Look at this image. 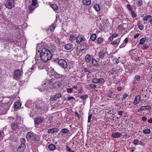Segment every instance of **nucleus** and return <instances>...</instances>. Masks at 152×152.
I'll list each match as a JSON object with an SVG mask.
<instances>
[{
    "instance_id": "f257e3e1",
    "label": "nucleus",
    "mask_w": 152,
    "mask_h": 152,
    "mask_svg": "<svg viewBox=\"0 0 152 152\" xmlns=\"http://www.w3.org/2000/svg\"><path fill=\"white\" fill-rule=\"evenodd\" d=\"M40 57L43 62H46L51 59L52 55L48 50L43 48L41 50Z\"/></svg>"
},
{
    "instance_id": "f03ea898",
    "label": "nucleus",
    "mask_w": 152,
    "mask_h": 152,
    "mask_svg": "<svg viewBox=\"0 0 152 152\" xmlns=\"http://www.w3.org/2000/svg\"><path fill=\"white\" fill-rule=\"evenodd\" d=\"M35 64L37 65V66L40 69H42L44 68V62L41 59L37 58V57L35 58Z\"/></svg>"
},
{
    "instance_id": "7ed1b4c3",
    "label": "nucleus",
    "mask_w": 152,
    "mask_h": 152,
    "mask_svg": "<svg viewBox=\"0 0 152 152\" xmlns=\"http://www.w3.org/2000/svg\"><path fill=\"white\" fill-rule=\"evenodd\" d=\"M23 72L22 70L20 69H16L14 72L13 77L15 79L16 78H19L21 77L22 75Z\"/></svg>"
},
{
    "instance_id": "20e7f679",
    "label": "nucleus",
    "mask_w": 152,
    "mask_h": 152,
    "mask_svg": "<svg viewBox=\"0 0 152 152\" xmlns=\"http://www.w3.org/2000/svg\"><path fill=\"white\" fill-rule=\"evenodd\" d=\"M15 0H9L7 1L5 4L6 8L11 9L14 6Z\"/></svg>"
},
{
    "instance_id": "39448f33",
    "label": "nucleus",
    "mask_w": 152,
    "mask_h": 152,
    "mask_svg": "<svg viewBox=\"0 0 152 152\" xmlns=\"http://www.w3.org/2000/svg\"><path fill=\"white\" fill-rule=\"evenodd\" d=\"M58 64L61 67L64 69L66 68L67 67V62L64 59L59 60L58 61Z\"/></svg>"
},
{
    "instance_id": "423d86ee",
    "label": "nucleus",
    "mask_w": 152,
    "mask_h": 152,
    "mask_svg": "<svg viewBox=\"0 0 152 152\" xmlns=\"http://www.w3.org/2000/svg\"><path fill=\"white\" fill-rule=\"evenodd\" d=\"M35 137V134L33 133V132H28L26 135V137L27 140L34 139Z\"/></svg>"
},
{
    "instance_id": "0eeeda50",
    "label": "nucleus",
    "mask_w": 152,
    "mask_h": 152,
    "mask_svg": "<svg viewBox=\"0 0 152 152\" xmlns=\"http://www.w3.org/2000/svg\"><path fill=\"white\" fill-rule=\"evenodd\" d=\"M107 96L112 99H115L116 97V95L115 94L113 91H110L107 94Z\"/></svg>"
},
{
    "instance_id": "6e6552de",
    "label": "nucleus",
    "mask_w": 152,
    "mask_h": 152,
    "mask_svg": "<svg viewBox=\"0 0 152 152\" xmlns=\"http://www.w3.org/2000/svg\"><path fill=\"white\" fill-rule=\"evenodd\" d=\"M26 148L25 144H21L17 148L16 151L17 152H23Z\"/></svg>"
},
{
    "instance_id": "1a4fd4ad",
    "label": "nucleus",
    "mask_w": 152,
    "mask_h": 152,
    "mask_svg": "<svg viewBox=\"0 0 152 152\" xmlns=\"http://www.w3.org/2000/svg\"><path fill=\"white\" fill-rule=\"evenodd\" d=\"M44 118L42 117H39L35 118L34 120L35 124H40L44 121Z\"/></svg>"
},
{
    "instance_id": "9d476101",
    "label": "nucleus",
    "mask_w": 152,
    "mask_h": 152,
    "mask_svg": "<svg viewBox=\"0 0 152 152\" xmlns=\"http://www.w3.org/2000/svg\"><path fill=\"white\" fill-rule=\"evenodd\" d=\"M85 40V38L84 37H81L80 36H77L76 38V42L78 44H80L81 42L84 41Z\"/></svg>"
},
{
    "instance_id": "9b49d317",
    "label": "nucleus",
    "mask_w": 152,
    "mask_h": 152,
    "mask_svg": "<svg viewBox=\"0 0 152 152\" xmlns=\"http://www.w3.org/2000/svg\"><path fill=\"white\" fill-rule=\"evenodd\" d=\"M61 95L60 94H56L52 97L50 100L51 101H53L56 100L58 98L60 97L61 96Z\"/></svg>"
},
{
    "instance_id": "f8f14e48",
    "label": "nucleus",
    "mask_w": 152,
    "mask_h": 152,
    "mask_svg": "<svg viewBox=\"0 0 152 152\" xmlns=\"http://www.w3.org/2000/svg\"><path fill=\"white\" fill-rule=\"evenodd\" d=\"M122 136L121 134L119 132H115L113 133L111 137L114 138H118Z\"/></svg>"
},
{
    "instance_id": "ddd939ff",
    "label": "nucleus",
    "mask_w": 152,
    "mask_h": 152,
    "mask_svg": "<svg viewBox=\"0 0 152 152\" xmlns=\"http://www.w3.org/2000/svg\"><path fill=\"white\" fill-rule=\"evenodd\" d=\"M99 56L100 58L103 59L107 55L106 53L102 51H100L98 53Z\"/></svg>"
},
{
    "instance_id": "4468645a",
    "label": "nucleus",
    "mask_w": 152,
    "mask_h": 152,
    "mask_svg": "<svg viewBox=\"0 0 152 152\" xmlns=\"http://www.w3.org/2000/svg\"><path fill=\"white\" fill-rule=\"evenodd\" d=\"M141 99L140 96L139 95H137L135 97V98L133 102V104L134 105L138 104L140 101Z\"/></svg>"
},
{
    "instance_id": "2eb2a0df",
    "label": "nucleus",
    "mask_w": 152,
    "mask_h": 152,
    "mask_svg": "<svg viewBox=\"0 0 152 152\" xmlns=\"http://www.w3.org/2000/svg\"><path fill=\"white\" fill-rule=\"evenodd\" d=\"M59 130L57 128H53L49 129L48 130V133L49 134H51L54 132H57Z\"/></svg>"
},
{
    "instance_id": "dca6fc26",
    "label": "nucleus",
    "mask_w": 152,
    "mask_h": 152,
    "mask_svg": "<svg viewBox=\"0 0 152 152\" xmlns=\"http://www.w3.org/2000/svg\"><path fill=\"white\" fill-rule=\"evenodd\" d=\"M46 84L44 83L43 84H42L39 87V89L41 92H42L44 91L45 90L47 89V87L46 86Z\"/></svg>"
},
{
    "instance_id": "f3484780",
    "label": "nucleus",
    "mask_w": 152,
    "mask_h": 152,
    "mask_svg": "<svg viewBox=\"0 0 152 152\" xmlns=\"http://www.w3.org/2000/svg\"><path fill=\"white\" fill-rule=\"evenodd\" d=\"M73 46L72 44L69 43L66 44L64 46L65 49L67 50H69L72 48Z\"/></svg>"
},
{
    "instance_id": "a211bd4d",
    "label": "nucleus",
    "mask_w": 152,
    "mask_h": 152,
    "mask_svg": "<svg viewBox=\"0 0 152 152\" xmlns=\"http://www.w3.org/2000/svg\"><path fill=\"white\" fill-rule=\"evenodd\" d=\"M55 145L52 144H49L48 146V149L50 151H54L56 149Z\"/></svg>"
},
{
    "instance_id": "6ab92c4d",
    "label": "nucleus",
    "mask_w": 152,
    "mask_h": 152,
    "mask_svg": "<svg viewBox=\"0 0 152 152\" xmlns=\"http://www.w3.org/2000/svg\"><path fill=\"white\" fill-rule=\"evenodd\" d=\"M152 18V16L151 15H147L143 17V20L146 21L147 20H150Z\"/></svg>"
},
{
    "instance_id": "aec40b11",
    "label": "nucleus",
    "mask_w": 152,
    "mask_h": 152,
    "mask_svg": "<svg viewBox=\"0 0 152 152\" xmlns=\"http://www.w3.org/2000/svg\"><path fill=\"white\" fill-rule=\"evenodd\" d=\"M52 76L56 78H59L62 76V75L58 74L56 72H54L52 75Z\"/></svg>"
},
{
    "instance_id": "412c9836",
    "label": "nucleus",
    "mask_w": 152,
    "mask_h": 152,
    "mask_svg": "<svg viewBox=\"0 0 152 152\" xmlns=\"http://www.w3.org/2000/svg\"><path fill=\"white\" fill-rule=\"evenodd\" d=\"M77 88V87L76 86H75L73 88H67V91L68 93H71L74 89H76Z\"/></svg>"
},
{
    "instance_id": "4be33fe9",
    "label": "nucleus",
    "mask_w": 152,
    "mask_h": 152,
    "mask_svg": "<svg viewBox=\"0 0 152 152\" xmlns=\"http://www.w3.org/2000/svg\"><path fill=\"white\" fill-rule=\"evenodd\" d=\"M83 2L85 5H88L91 3V0H83Z\"/></svg>"
},
{
    "instance_id": "5701e85b",
    "label": "nucleus",
    "mask_w": 152,
    "mask_h": 152,
    "mask_svg": "<svg viewBox=\"0 0 152 152\" xmlns=\"http://www.w3.org/2000/svg\"><path fill=\"white\" fill-rule=\"evenodd\" d=\"M50 7L55 11L57 10L58 9V7L56 4H51L50 5Z\"/></svg>"
},
{
    "instance_id": "b1692460",
    "label": "nucleus",
    "mask_w": 152,
    "mask_h": 152,
    "mask_svg": "<svg viewBox=\"0 0 152 152\" xmlns=\"http://www.w3.org/2000/svg\"><path fill=\"white\" fill-rule=\"evenodd\" d=\"M11 127L12 129L15 130L18 128L17 124L15 123H13L11 124Z\"/></svg>"
},
{
    "instance_id": "393cba45",
    "label": "nucleus",
    "mask_w": 152,
    "mask_h": 152,
    "mask_svg": "<svg viewBox=\"0 0 152 152\" xmlns=\"http://www.w3.org/2000/svg\"><path fill=\"white\" fill-rule=\"evenodd\" d=\"M93 8L97 12H99L100 11V6L98 4H95L93 6Z\"/></svg>"
},
{
    "instance_id": "a878e982",
    "label": "nucleus",
    "mask_w": 152,
    "mask_h": 152,
    "mask_svg": "<svg viewBox=\"0 0 152 152\" xmlns=\"http://www.w3.org/2000/svg\"><path fill=\"white\" fill-rule=\"evenodd\" d=\"M60 86V84L59 82L57 81L53 83L52 85V86L54 88H57L59 87Z\"/></svg>"
},
{
    "instance_id": "bb28decb",
    "label": "nucleus",
    "mask_w": 152,
    "mask_h": 152,
    "mask_svg": "<svg viewBox=\"0 0 152 152\" xmlns=\"http://www.w3.org/2000/svg\"><path fill=\"white\" fill-rule=\"evenodd\" d=\"M146 39V38L145 37L141 38L139 42L140 44L141 45H143L145 42Z\"/></svg>"
},
{
    "instance_id": "cd10ccee",
    "label": "nucleus",
    "mask_w": 152,
    "mask_h": 152,
    "mask_svg": "<svg viewBox=\"0 0 152 152\" xmlns=\"http://www.w3.org/2000/svg\"><path fill=\"white\" fill-rule=\"evenodd\" d=\"M91 60V56L89 54H87L85 58V60L87 62H89Z\"/></svg>"
},
{
    "instance_id": "c85d7f7f",
    "label": "nucleus",
    "mask_w": 152,
    "mask_h": 152,
    "mask_svg": "<svg viewBox=\"0 0 152 152\" xmlns=\"http://www.w3.org/2000/svg\"><path fill=\"white\" fill-rule=\"evenodd\" d=\"M92 63L93 65L96 67H98V64L97 61L94 59H92Z\"/></svg>"
},
{
    "instance_id": "c756f323",
    "label": "nucleus",
    "mask_w": 152,
    "mask_h": 152,
    "mask_svg": "<svg viewBox=\"0 0 152 152\" xmlns=\"http://www.w3.org/2000/svg\"><path fill=\"white\" fill-rule=\"evenodd\" d=\"M96 41L97 43L99 44H100L102 43L103 42V39L102 37H99L97 39Z\"/></svg>"
},
{
    "instance_id": "7c9ffc66",
    "label": "nucleus",
    "mask_w": 152,
    "mask_h": 152,
    "mask_svg": "<svg viewBox=\"0 0 152 152\" xmlns=\"http://www.w3.org/2000/svg\"><path fill=\"white\" fill-rule=\"evenodd\" d=\"M61 132L63 134H66L69 132V130L66 128H64L62 129Z\"/></svg>"
},
{
    "instance_id": "2f4dec72",
    "label": "nucleus",
    "mask_w": 152,
    "mask_h": 152,
    "mask_svg": "<svg viewBox=\"0 0 152 152\" xmlns=\"http://www.w3.org/2000/svg\"><path fill=\"white\" fill-rule=\"evenodd\" d=\"M20 102H16L14 104V108L15 109H17L18 108L20 105Z\"/></svg>"
},
{
    "instance_id": "473e14b6",
    "label": "nucleus",
    "mask_w": 152,
    "mask_h": 152,
    "mask_svg": "<svg viewBox=\"0 0 152 152\" xmlns=\"http://www.w3.org/2000/svg\"><path fill=\"white\" fill-rule=\"evenodd\" d=\"M96 34H94L91 36L90 38L92 40L94 41L96 39Z\"/></svg>"
},
{
    "instance_id": "72a5a7b5",
    "label": "nucleus",
    "mask_w": 152,
    "mask_h": 152,
    "mask_svg": "<svg viewBox=\"0 0 152 152\" xmlns=\"http://www.w3.org/2000/svg\"><path fill=\"white\" fill-rule=\"evenodd\" d=\"M120 42V39H117L115 41H114L112 42V44H113L115 45L116 46H117L119 44V42Z\"/></svg>"
},
{
    "instance_id": "f704fd0d",
    "label": "nucleus",
    "mask_w": 152,
    "mask_h": 152,
    "mask_svg": "<svg viewBox=\"0 0 152 152\" xmlns=\"http://www.w3.org/2000/svg\"><path fill=\"white\" fill-rule=\"evenodd\" d=\"M98 83L102 84L105 82V81L103 78L98 79Z\"/></svg>"
},
{
    "instance_id": "c9c22d12",
    "label": "nucleus",
    "mask_w": 152,
    "mask_h": 152,
    "mask_svg": "<svg viewBox=\"0 0 152 152\" xmlns=\"http://www.w3.org/2000/svg\"><path fill=\"white\" fill-rule=\"evenodd\" d=\"M142 132L145 134H149L151 132V131L150 129H146L142 131Z\"/></svg>"
},
{
    "instance_id": "e433bc0d",
    "label": "nucleus",
    "mask_w": 152,
    "mask_h": 152,
    "mask_svg": "<svg viewBox=\"0 0 152 152\" xmlns=\"http://www.w3.org/2000/svg\"><path fill=\"white\" fill-rule=\"evenodd\" d=\"M32 3L31 5L34 6H36L37 5V0H31Z\"/></svg>"
},
{
    "instance_id": "4c0bfd02",
    "label": "nucleus",
    "mask_w": 152,
    "mask_h": 152,
    "mask_svg": "<svg viewBox=\"0 0 152 152\" xmlns=\"http://www.w3.org/2000/svg\"><path fill=\"white\" fill-rule=\"evenodd\" d=\"M140 77L138 75H136L135 76L134 79L135 80H136L137 82H139L140 80Z\"/></svg>"
},
{
    "instance_id": "58836bf2",
    "label": "nucleus",
    "mask_w": 152,
    "mask_h": 152,
    "mask_svg": "<svg viewBox=\"0 0 152 152\" xmlns=\"http://www.w3.org/2000/svg\"><path fill=\"white\" fill-rule=\"evenodd\" d=\"M55 27L53 25H52L50 26L48 30H50L51 32H53L54 31L55 29Z\"/></svg>"
},
{
    "instance_id": "ea45409f",
    "label": "nucleus",
    "mask_w": 152,
    "mask_h": 152,
    "mask_svg": "<svg viewBox=\"0 0 152 152\" xmlns=\"http://www.w3.org/2000/svg\"><path fill=\"white\" fill-rule=\"evenodd\" d=\"M142 4V0H139L137 3V6L140 7Z\"/></svg>"
},
{
    "instance_id": "a19ab883",
    "label": "nucleus",
    "mask_w": 152,
    "mask_h": 152,
    "mask_svg": "<svg viewBox=\"0 0 152 152\" xmlns=\"http://www.w3.org/2000/svg\"><path fill=\"white\" fill-rule=\"evenodd\" d=\"M53 80L52 79L48 81L47 83V84H46L47 85L48 84L49 85V86H50V87H51V84L53 82Z\"/></svg>"
},
{
    "instance_id": "79ce46f5",
    "label": "nucleus",
    "mask_w": 152,
    "mask_h": 152,
    "mask_svg": "<svg viewBox=\"0 0 152 152\" xmlns=\"http://www.w3.org/2000/svg\"><path fill=\"white\" fill-rule=\"evenodd\" d=\"M35 8H33L31 6H30L28 7L29 12L30 13H31L34 10Z\"/></svg>"
},
{
    "instance_id": "37998d69",
    "label": "nucleus",
    "mask_w": 152,
    "mask_h": 152,
    "mask_svg": "<svg viewBox=\"0 0 152 152\" xmlns=\"http://www.w3.org/2000/svg\"><path fill=\"white\" fill-rule=\"evenodd\" d=\"M139 141L138 139H134L133 141V143L134 144L137 145H138L139 144Z\"/></svg>"
},
{
    "instance_id": "c03bdc74",
    "label": "nucleus",
    "mask_w": 152,
    "mask_h": 152,
    "mask_svg": "<svg viewBox=\"0 0 152 152\" xmlns=\"http://www.w3.org/2000/svg\"><path fill=\"white\" fill-rule=\"evenodd\" d=\"M139 28L141 30H142L144 29V26L142 24H140L138 25Z\"/></svg>"
},
{
    "instance_id": "a18cd8bd",
    "label": "nucleus",
    "mask_w": 152,
    "mask_h": 152,
    "mask_svg": "<svg viewBox=\"0 0 152 152\" xmlns=\"http://www.w3.org/2000/svg\"><path fill=\"white\" fill-rule=\"evenodd\" d=\"M98 78H94L92 79V82L95 83H98Z\"/></svg>"
},
{
    "instance_id": "49530a36",
    "label": "nucleus",
    "mask_w": 152,
    "mask_h": 152,
    "mask_svg": "<svg viewBox=\"0 0 152 152\" xmlns=\"http://www.w3.org/2000/svg\"><path fill=\"white\" fill-rule=\"evenodd\" d=\"M75 38V37L74 35H71L69 38V40L71 41H72Z\"/></svg>"
},
{
    "instance_id": "de8ad7c7",
    "label": "nucleus",
    "mask_w": 152,
    "mask_h": 152,
    "mask_svg": "<svg viewBox=\"0 0 152 152\" xmlns=\"http://www.w3.org/2000/svg\"><path fill=\"white\" fill-rule=\"evenodd\" d=\"M131 12V15H132V18H134L136 17V15L134 13V11L133 10Z\"/></svg>"
},
{
    "instance_id": "09e8293b",
    "label": "nucleus",
    "mask_w": 152,
    "mask_h": 152,
    "mask_svg": "<svg viewBox=\"0 0 152 152\" xmlns=\"http://www.w3.org/2000/svg\"><path fill=\"white\" fill-rule=\"evenodd\" d=\"M128 96V95L126 94H124L122 95L123 98L122 99V100H125L126 98Z\"/></svg>"
},
{
    "instance_id": "8fccbe9b",
    "label": "nucleus",
    "mask_w": 152,
    "mask_h": 152,
    "mask_svg": "<svg viewBox=\"0 0 152 152\" xmlns=\"http://www.w3.org/2000/svg\"><path fill=\"white\" fill-rule=\"evenodd\" d=\"M88 96L87 95H85L83 96V95H81L80 96V98L81 99H86L87 98H88Z\"/></svg>"
},
{
    "instance_id": "3c124183",
    "label": "nucleus",
    "mask_w": 152,
    "mask_h": 152,
    "mask_svg": "<svg viewBox=\"0 0 152 152\" xmlns=\"http://www.w3.org/2000/svg\"><path fill=\"white\" fill-rule=\"evenodd\" d=\"M126 7V8L128 9L129 10L131 11V12L133 10L131 8L130 5L129 4H128L127 5Z\"/></svg>"
},
{
    "instance_id": "603ef678",
    "label": "nucleus",
    "mask_w": 152,
    "mask_h": 152,
    "mask_svg": "<svg viewBox=\"0 0 152 152\" xmlns=\"http://www.w3.org/2000/svg\"><path fill=\"white\" fill-rule=\"evenodd\" d=\"M145 110V107L144 106H141L140 108L138 110V112H139L140 111H142Z\"/></svg>"
},
{
    "instance_id": "864d4df0",
    "label": "nucleus",
    "mask_w": 152,
    "mask_h": 152,
    "mask_svg": "<svg viewBox=\"0 0 152 152\" xmlns=\"http://www.w3.org/2000/svg\"><path fill=\"white\" fill-rule=\"evenodd\" d=\"M88 86L92 88H96V86L94 84H89L88 85Z\"/></svg>"
},
{
    "instance_id": "5fc2aeb1",
    "label": "nucleus",
    "mask_w": 152,
    "mask_h": 152,
    "mask_svg": "<svg viewBox=\"0 0 152 152\" xmlns=\"http://www.w3.org/2000/svg\"><path fill=\"white\" fill-rule=\"evenodd\" d=\"M20 142L21 143V144H24L26 140L24 138H22L20 139Z\"/></svg>"
},
{
    "instance_id": "6e6d98bb",
    "label": "nucleus",
    "mask_w": 152,
    "mask_h": 152,
    "mask_svg": "<svg viewBox=\"0 0 152 152\" xmlns=\"http://www.w3.org/2000/svg\"><path fill=\"white\" fill-rule=\"evenodd\" d=\"M84 71L86 73V74H88L90 73V72L86 68H84L83 69Z\"/></svg>"
},
{
    "instance_id": "4d7b16f0",
    "label": "nucleus",
    "mask_w": 152,
    "mask_h": 152,
    "mask_svg": "<svg viewBox=\"0 0 152 152\" xmlns=\"http://www.w3.org/2000/svg\"><path fill=\"white\" fill-rule=\"evenodd\" d=\"M148 48V46L146 45H144L143 46L142 48L143 50H147Z\"/></svg>"
},
{
    "instance_id": "13d9d810",
    "label": "nucleus",
    "mask_w": 152,
    "mask_h": 152,
    "mask_svg": "<svg viewBox=\"0 0 152 152\" xmlns=\"http://www.w3.org/2000/svg\"><path fill=\"white\" fill-rule=\"evenodd\" d=\"M135 148L134 147H131L130 148V152H133L135 150Z\"/></svg>"
},
{
    "instance_id": "bf43d9fd",
    "label": "nucleus",
    "mask_w": 152,
    "mask_h": 152,
    "mask_svg": "<svg viewBox=\"0 0 152 152\" xmlns=\"http://www.w3.org/2000/svg\"><path fill=\"white\" fill-rule=\"evenodd\" d=\"M126 45V44L124 43H123L120 46V48H123L125 47Z\"/></svg>"
},
{
    "instance_id": "052dcab7",
    "label": "nucleus",
    "mask_w": 152,
    "mask_h": 152,
    "mask_svg": "<svg viewBox=\"0 0 152 152\" xmlns=\"http://www.w3.org/2000/svg\"><path fill=\"white\" fill-rule=\"evenodd\" d=\"M139 143L140 145H141L142 146H144L145 145V143L144 142H142L141 141H140L139 142Z\"/></svg>"
},
{
    "instance_id": "680f3d73",
    "label": "nucleus",
    "mask_w": 152,
    "mask_h": 152,
    "mask_svg": "<svg viewBox=\"0 0 152 152\" xmlns=\"http://www.w3.org/2000/svg\"><path fill=\"white\" fill-rule=\"evenodd\" d=\"M91 116H92V115H89L88 116V122H90L91 118Z\"/></svg>"
},
{
    "instance_id": "e2e57ef3",
    "label": "nucleus",
    "mask_w": 152,
    "mask_h": 152,
    "mask_svg": "<svg viewBox=\"0 0 152 152\" xmlns=\"http://www.w3.org/2000/svg\"><path fill=\"white\" fill-rule=\"evenodd\" d=\"M145 109L150 110L151 109V107L149 106H145Z\"/></svg>"
},
{
    "instance_id": "0e129e2a",
    "label": "nucleus",
    "mask_w": 152,
    "mask_h": 152,
    "mask_svg": "<svg viewBox=\"0 0 152 152\" xmlns=\"http://www.w3.org/2000/svg\"><path fill=\"white\" fill-rule=\"evenodd\" d=\"M66 150L70 152L71 151L70 148L68 145L66 146Z\"/></svg>"
},
{
    "instance_id": "69168bd1",
    "label": "nucleus",
    "mask_w": 152,
    "mask_h": 152,
    "mask_svg": "<svg viewBox=\"0 0 152 152\" xmlns=\"http://www.w3.org/2000/svg\"><path fill=\"white\" fill-rule=\"evenodd\" d=\"M75 116L77 117L78 118H79V114L77 113V111L75 112Z\"/></svg>"
},
{
    "instance_id": "338daca9",
    "label": "nucleus",
    "mask_w": 152,
    "mask_h": 152,
    "mask_svg": "<svg viewBox=\"0 0 152 152\" xmlns=\"http://www.w3.org/2000/svg\"><path fill=\"white\" fill-rule=\"evenodd\" d=\"M140 35V34H139V33H137V34H135L134 36V38H135V39H136V38H137L138 37L139 35Z\"/></svg>"
},
{
    "instance_id": "774afa93",
    "label": "nucleus",
    "mask_w": 152,
    "mask_h": 152,
    "mask_svg": "<svg viewBox=\"0 0 152 152\" xmlns=\"http://www.w3.org/2000/svg\"><path fill=\"white\" fill-rule=\"evenodd\" d=\"M113 38H115L118 36V34L116 33H114L112 34V36Z\"/></svg>"
}]
</instances>
